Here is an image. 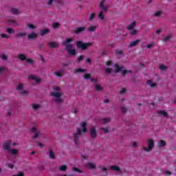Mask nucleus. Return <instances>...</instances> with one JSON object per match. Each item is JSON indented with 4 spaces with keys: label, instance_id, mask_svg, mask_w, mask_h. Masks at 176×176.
<instances>
[{
    "label": "nucleus",
    "instance_id": "obj_1",
    "mask_svg": "<svg viewBox=\"0 0 176 176\" xmlns=\"http://www.w3.org/2000/svg\"><path fill=\"white\" fill-rule=\"evenodd\" d=\"M71 42H74V38H68L66 39L65 41L63 43V46H65L66 50H67L70 56H76V50L73 49L74 45L69 44Z\"/></svg>",
    "mask_w": 176,
    "mask_h": 176
},
{
    "label": "nucleus",
    "instance_id": "obj_2",
    "mask_svg": "<svg viewBox=\"0 0 176 176\" xmlns=\"http://www.w3.org/2000/svg\"><path fill=\"white\" fill-rule=\"evenodd\" d=\"M76 46L81 50H87L89 47L93 46V42L83 43L82 41H76Z\"/></svg>",
    "mask_w": 176,
    "mask_h": 176
},
{
    "label": "nucleus",
    "instance_id": "obj_3",
    "mask_svg": "<svg viewBox=\"0 0 176 176\" xmlns=\"http://www.w3.org/2000/svg\"><path fill=\"white\" fill-rule=\"evenodd\" d=\"M148 142V147L144 148V151L146 152H151L155 148V141H153V139H148L147 140Z\"/></svg>",
    "mask_w": 176,
    "mask_h": 176
},
{
    "label": "nucleus",
    "instance_id": "obj_4",
    "mask_svg": "<svg viewBox=\"0 0 176 176\" xmlns=\"http://www.w3.org/2000/svg\"><path fill=\"white\" fill-rule=\"evenodd\" d=\"M122 67L119 66V65L116 64L115 65L116 72H122L124 76L127 75V74H131V70H122Z\"/></svg>",
    "mask_w": 176,
    "mask_h": 176
},
{
    "label": "nucleus",
    "instance_id": "obj_5",
    "mask_svg": "<svg viewBox=\"0 0 176 176\" xmlns=\"http://www.w3.org/2000/svg\"><path fill=\"white\" fill-rule=\"evenodd\" d=\"M82 135V131L80 130L79 128L77 129V133H74V143L76 145H78L79 144V137Z\"/></svg>",
    "mask_w": 176,
    "mask_h": 176
},
{
    "label": "nucleus",
    "instance_id": "obj_6",
    "mask_svg": "<svg viewBox=\"0 0 176 176\" xmlns=\"http://www.w3.org/2000/svg\"><path fill=\"white\" fill-rule=\"evenodd\" d=\"M16 90L19 91L21 94H23V96H27L28 93L26 91H24V86L23 84H19L16 86Z\"/></svg>",
    "mask_w": 176,
    "mask_h": 176
},
{
    "label": "nucleus",
    "instance_id": "obj_7",
    "mask_svg": "<svg viewBox=\"0 0 176 176\" xmlns=\"http://www.w3.org/2000/svg\"><path fill=\"white\" fill-rule=\"evenodd\" d=\"M31 133H34V135L33 136V140H36L38 137H39V133H38V131L36 129V126H33L32 129L30 130Z\"/></svg>",
    "mask_w": 176,
    "mask_h": 176
},
{
    "label": "nucleus",
    "instance_id": "obj_8",
    "mask_svg": "<svg viewBox=\"0 0 176 176\" xmlns=\"http://www.w3.org/2000/svg\"><path fill=\"white\" fill-rule=\"evenodd\" d=\"M47 45L52 49H56V47H58V46H60V44L57 42H49Z\"/></svg>",
    "mask_w": 176,
    "mask_h": 176
},
{
    "label": "nucleus",
    "instance_id": "obj_9",
    "mask_svg": "<svg viewBox=\"0 0 176 176\" xmlns=\"http://www.w3.org/2000/svg\"><path fill=\"white\" fill-rule=\"evenodd\" d=\"M86 28L85 27H78L76 28V30L74 31V34H80V32H84L85 31Z\"/></svg>",
    "mask_w": 176,
    "mask_h": 176
},
{
    "label": "nucleus",
    "instance_id": "obj_10",
    "mask_svg": "<svg viewBox=\"0 0 176 176\" xmlns=\"http://www.w3.org/2000/svg\"><path fill=\"white\" fill-rule=\"evenodd\" d=\"M104 3H105V0H102L99 8H100V9H102V10H104V12H107V10H108V6H104Z\"/></svg>",
    "mask_w": 176,
    "mask_h": 176
},
{
    "label": "nucleus",
    "instance_id": "obj_11",
    "mask_svg": "<svg viewBox=\"0 0 176 176\" xmlns=\"http://www.w3.org/2000/svg\"><path fill=\"white\" fill-rule=\"evenodd\" d=\"M90 134L92 138H96V137H97V131H96V127H92L91 129Z\"/></svg>",
    "mask_w": 176,
    "mask_h": 176
},
{
    "label": "nucleus",
    "instance_id": "obj_12",
    "mask_svg": "<svg viewBox=\"0 0 176 176\" xmlns=\"http://www.w3.org/2000/svg\"><path fill=\"white\" fill-rule=\"evenodd\" d=\"M3 148L6 151H10V142H6L3 144Z\"/></svg>",
    "mask_w": 176,
    "mask_h": 176
},
{
    "label": "nucleus",
    "instance_id": "obj_13",
    "mask_svg": "<svg viewBox=\"0 0 176 176\" xmlns=\"http://www.w3.org/2000/svg\"><path fill=\"white\" fill-rule=\"evenodd\" d=\"M8 152L9 153H11V155H13V156H17L19 154V150L14 148H10Z\"/></svg>",
    "mask_w": 176,
    "mask_h": 176
},
{
    "label": "nucleus",
    "instance_id": "obj_14",
    "mask_svg": "<svg viewBox=\"0 0 176 176\" xmlns=\"http://www.w3.org/2000/svg\"><path fill=\"white\" fill-rule=\"evenodd\" d=\"M18 58L21 61H25V60H27V56L25 54H19L18 55Z\"/></svg>",
    "mask_w": 176,
    "mask_h": 176
},
{
    "label": "nucleus",
    "instance_id": "obj_15",
    "mask_svg": "<svg viewBox=\"0 0 176 176\" xmlns=\"http://www.w3.org/2000/svg\"><path fill=\"white\" fill-rule=\"evenodd\" d=\"M50 32V30L49 29H43L41 31V36H45V35H47Z\"/></svg>",
    "mask_w": 176,
    "mask_h": 176
},
{
    "label": "nucleus",
    "instance_id": "obj_16",
    "mask_svg": "<svg viewBox=\"0 0 176 176\" xmlns=\"http://www.w3.org/2000/svg\"><path fill=\"white\" fill-rule=\"evenodd\" d=\"M51 96H54V97L56 98H60V97L63 96V94H61V92H51Z\"/></svg>",
    "mask_w": 176,
    "mask_h": 176
},
{
    "label": "nucleus",
    "instance_id": "obj_17",
    "mask_svg": "<svg viewBox=\"0 0 176 176\" xmlns=\"http://www.w3.org/2000/svg\"><path fill=\"white\" fill-rule=\"evenodd\" d=\"M86 72V69H80V68H78V69H74V74H83Z\"/></svg>",
    "mask_w": 176,
    "mask_h": 176
},
{
    "label": "nucleus",
    "instance_id": "obj_18",
    "mask_svg": "<svg viewBox=\"0 0 176 176\" xmlns=\"http://www.w3.org/2000/svg\"><path fill=\"white\" fill-rule=\"evenodd\" d=\"M25 36H27L26 32H19L16 34V38H24Z\"/></svg>",
    "mask_w": 176,
    "mask_h": 176
},
{
    "label": "nucleus",
    "instance_id": "obj_19",
    "mask_svg": "<svg viewBox=\"0 0 176 176\" xmlns=\"http://www.w3.org/2000/svg\"><path fill=\"white\" fill-rule=\"evenodd\" d=\"M139 42H140V41L139 39L133 41L132 43H131L129 44V47H134V46H137V45H138Z\"/></svg>",
    "mask_w": 176,
    "mask_h": 176
},
{
    "label": "nucleus",
    "instance_id": "obj_20",
    "mask_svg": "<svg viewBox=\"0 0 176 176\" xmlns=\"http://www.w3.org/2000/svg\"><path fill=\"white\" fill-rule=\"evenodd\" d=\"M36 36H38V34L33 32V33L28 34V39H35V38H36Z\"/></svg>",
    "mask_w": 176,
    "mask_h": 176
},
{
    "label": "nucleus",
    "instance_id": "obj_21",
    "mask_svg": "<svg viewBox=\"0 0 176 176\" xmlns=\"http://www.w3.org/2000/svg\"><path fill=\"white\" fill-rule=\"evenodd\" d=\"M87 126V123L81 122V127L82 128L83 133H86V131H87V129L86 128Z\"/></svg>",
    "mask_w": 176,
    "mask_h": 176
},
{
    "label": "nucleus",
    "instance_id": "obj_22",
    "mask_svg": "<svg viewBox=\"0 0 176 176\" xmlns=\"http://www.w3.org/2000/svg\"><path fill=\"white\" fill-rule=\"evenodd\" d=\"M136 24H137V22L133 21L131 24H130L128 26L127 30H129V31H131V30H133V28H134L135 27Z\"/></svg>",
    "mask_w": 176,
    "mask_h": 176
},
{
    "label": "nucleus",
    "instance_id": "obj_23",
    "mask_svg": "<svg viewBox=\"0 0 176 176\" xmlns=\"http://www.w3.org/2000/svg\"><path fill=\"white\" fill-rule=\"evenodd\" d=\"M157 113L158 115H162V116H164V118L168 116V113L166 111H159Z\"/></svg>",
    "mask_w": 176,
    "mask_h": 176
},
{
    "label": "nucleus",
    "instance_id": "obj_24",
    "mask_svg": "<svg viewBox=\"0 0 176 176\" xmlns=\"http://www.w3.org/2000/svg\"><path fill=\"white\" fill-rule=\"evenodd\" d=\"M86 167H87L88 168L94 169L96 168V164H94V163L89 162L86 164Z\"/></svg>",
    "mask_w": 176,
    "mask_h": 176
},
{
    "label": "nucleus",
    "instance_id": "obj_25",
    "mask_svg": "<svg viewBox=\"0 0 176 176\" xmlns=\"http://www.w3.org/2000/svg\"><path fill=\"white\" fill-rule=\"evenodd\" d=\"M166 142L164 140H160L158 142V146L159 148H163L164 146H166Z\"/></svg>",
    "mask_w": 176,
    "mask_h": 176
},
{
    "label": "nucleus",
    "instance_id": "obj_26",
    "mask_svg": "<svg viewBox=\"0 0 176 176\" xmlns=\"http://www.w3.org/2000/svg\"><path fill=\"white\" fill-rule=\"evenodd\" d=\"M110 168L113 170V171H120V168L116 165L111 166Z\"/></svg>",
    "mask_w": 176,
    "mask_h": 176
},
{
    "label": "nucleus",
    "instance_id": "obj_27",
    "mask_svg": "<svg viewBox=\"0 0 176 176\" xmlns=\"http://www.w3.org/2000/svg\"><path fill=\"white\" fill-rule=\"evenodd\" d=\"M8 22L10 23L11 24H14L16 27L20 25V24L17 23V21H16V20L14 19H10Z\"/></svg>",
    "mask_w": 176,
    "mask_h": 176
},
{
    "label": "nucleus",
    "instance_id": "obj_28",
    "mask_svg": "<svg viewBox=\"0 0 176 176\" xmlns=\"http://www.w3.org/2000/svg\"><path fill=\"white\" fill-rule=\"evenodd\" d=\"M147 85H148V86H150L151 87H155L156 86V83L152 82L151 80H148L147 81Z\"/></svg>",
    "mask_w": 176,
    "mask_h": 176
},
{
    "label": "nucleus",
    "instance_id": "obj_29",
    "mask_svg": "<svg viewBox=\"0 0 176 176\" xmlns=\"http://www.w3.org/2000/svg\"><path fill=\"white\" fill-rule=\"evenodd\" d=\"M6 32L10 34V35H12V34H14V30L12 28H8L6 29Z\"/></svg>",
    "mask_w": 176,
    "mask_h": 176
},
{
    "label": "nucleus",
    "instance_id": "obj_30",
    "mask_svg": "<svg viewBox=\"0 0 176 176\" xmlns=\"http://www.w3.org/2000/svg\"><path fill=\"white\" fill-rule=\"evenodd\" d=\"M97 30V26H91L88 28L89 32H94Z\"/></svg>",
    "mask_w": 176,
    "mask_h": 176
},
{
    "label": "nucleus",
    "instance_id": "obj_31",
    "mask_svg": "<svg viewBox=\"0 0 176 176\" xmlns=\"http://www.w3.org/2000/svg\"><path fill=\"white\" fill-rule=\"evenodd\" d=\"M29 78L30 79H34L37 83H39L41 80V78H38L35 76H30Z\"/></svg>",
    "mask_w": 176,
    "mask_h": 176
},
{
    "label": "nucleus",
    "instance_id": "obj_32",
    "mask_svg": "<svg viewBox=\"0 0 176 176\" xmlns=\"http://www.w3.org/2000/svg\"><path fill=\"white\" fill-rule=\"evenodd\" d=\"M63 74H64V70H60V71L57 72L55 73L56 76H58L59 78L63 77Z\"/></svg>",
    "mask_w": 176,
    "mask_h": 176
},
{
    "label": "nucleus",
    "instance_id": "obj_33",
    "mask_svg": "<svg viewBox=\"0 0 176 176\" xmlns=\"http://www.w3.org/2000/svg\"><path fill=\"white\" fill-rule=\"evenodd\" d=\"M173 38V36L171 34H168L165 38H163V42H167V41H170Z\"/></svg>",
    "mask_w": 176,
    "mask_h": 176
},
{
    "label": "nucleus",
    "instance_id": "obj_34",
    "mask_svg": "<svg viewBox=\"0 0 176 176\" xmlns=\"http://www.w3.org/2000/svg\"><path fill=\"white\" fill-rule=\"evenodd\" d=\"M52 27L54 30H57V28H58L60 27V23L58 22H54L52 24Z\"/></svg>",
    "mask_w": 176,
    "mask_h": 176
},
{
    "label": "nucleus",
    "instance_id": "obj_35",
    "mask_svg": "<svg viewBox=\"0 0 176 176\" xmlns=\"http://www.w3.org/2000/svg\"><path fill=\"white\" fill-rule=\"evenodd\" d=\"M82 60H85V56L84 55H80L77 58V61L78 63H80V61H82Z\"/></svg>",
    "mask_w": 176,
    "mask_h": 176
},
{
    "label": "nucleus",
    "instance_id": "obj_36",
    "mask_svg": "<svg viewBox=\"0 0 176 176\" xmlns=\"http://www.w3.org/2000/svg\"><path fill=\"white\" fill-rule=\"evenodd\" d=\"M1 38H5V39H9L10 38V36L8 34H1Z\"/></svg>",
    "mask_w": 176,
    "mask_h": 176
},
{
    "label": "nucleus",
    "instance_id": "obj_37",
    "mask_svg": "<svg viewBox=\"0 0 176 176\" xmlns=\"http://www.w3.org/2000/svg\"><path fill=\"white\" fill-rule=\"evenodd\" d=\"M11 12L13 13V14H19V10L16 8H11Z\"/></svg>",
    "mask_w": 176,
    "mask_h": 176
},
{
    "label": "nucleus",
    "instance_id": "obj_38",
    "mask_svg": "<svg viewBox=\"0 0 176 176\" xmlns=\"http://www.w3.org/2000/svg\"><path fill=\"white\" fill-rule=\"evenodd\" d=\"M98 17L100 20H104V19H105V16H104V13L102 12H100L99 13Z\"/></svg>",
    "mask_w": 176,
    "mask_h": 176
},
{
    "label": "nucleus",
    "instance_id": "obj_39",
    "mask_svg": "<svg viewBox=\"0 0 176 176\" xmlns=\"http://www.w3.org/2000/svg\"><path fill=\"white\" fill-rule=\"evenodd\" d=\"M95 87H96V91H100V90H102V88L101 87V86L98 84H96L95 85Z\"/></svg>",
    "mask_w": 176,
    "mask_h": 176
},
{
    "label": "nucleus",
    "instance_id": "obj_40",
    "mask_svg": "<svg viewBox=\"0 0 176 176\" xmlns=\"http://www.w3.org/2000/svg\"><path fill=\"white\" fill-rule=\"evenodd\" d=\"M59 170L60 171H66L67 170V165H63L60 167H59Z\"/></svg>",
    "mask_w": 176,
    "mask_h": 176
},
{
    "label": "nucleus",
    "instance_id": "obj_41",
    "mask_svg": "<svg viewBox=\"0 0 176 176\" xmlns=\"http://www.w3.org/2000/svg\"><path fill=\"white\" fill-rule=\"evenodd\" d=\"M55 102L57 104H61L63 102V99L60 98H57L56 99L54 100Z\"/></svg>",
    "mask_w": 176,
    "mask_h": 176
},
{
    "label": "nucleus",
    "instance_id": "obj_42",
    "mask_svg": "<svg viewBox=\"0 0 176 176\" xmlns=\"http://www.w3.org/2000/svg\"><path fill=\"white\" fill-rule=\"evenodd\" d=\"M160 69H161V71H166V69H167V67L164 65H160Z\"/></svg>",
    "mask_w": 176,
    "mask_h": 176
},
{
    "label": "nucleus",
    "instance_id": "obj_43",
    "mask_svg": "<svg viewBox=\"0 0 176 176\" xmlns=\"http://www.w3.org/2000/svg\"><path fill=\"white\" fill-rule=\"evenodd\" d=\"M153 46H155V42H151L146 45L147 49H151Z\"/></svg>",
    "mask_w": 176,
    "mask_h": 176
},
{
    "label": "nucleus",
    "instance_id": "obj_44",
    "mask_svg": "<svg viewBox=\"0 0 176 176\" xmlns=\"http://www.w3.org/2000/svg\"><path fill=\"white\" fill-rule=\"evenodd\" d=\"M94 17H96V14L91 13V14L89 15V20H90L91 21H92V20H94Z\"/></svg>",
    "mask_w": 176,
    "mask_h": 176
},
{
    "label": "nucleus",
    "instance_id": "obj_45",
    "mask_svg": "<svg viewBox=\"0 0 176 176\" xmlns=\"http://www.w3.org/2000/svg\"><path fill=\"white\" fill-rule=\"evenodd\" d=\"M32 108H33V109H39V108H41V105L34 104L32 105Z\"/></svg>",
    "mask_w": 176,
    "mask_h": 176
},
{
    "label": "nucleus",
    "instance_id": "obj_46",
    "mask_svg": "<svg viewBox=\"0 0 176 176\" xmlns=\"http://www.w3.org/2000/svg\"><path fill=\"white\" fill-rule=\"evenodd\" d=\"M28 28L30 30H35V25H34L32 23H29L28 25Z\"/></svg>",
    "mask_w": 176,
    "mask_h": 176
},
{
    "label": "nucleus",
    "instance_id": "obj_47",
    "mask_svg": "<svg viewBox=\"0 0 176 176\" xmlns=\"http://www.w3.org/2000/svg\"><path fill=\"white\" fill-rule=\"evenodd\" d=\"M155 17H159L160 16H162V11H157L155 13Z\"/></svg>",
    "mask_w": 176,
    "mask_h": 176
},
{
    "label": "nucleus",
    "instance_id": "obj_48",
    "mask_svg": "<svg viewBox=\"0 0 176 176\" xmlns=\"http://www.w3.org/2000/svg\"><path fill=\"white\" fill-rule=\"evenodd\" d=\"M50 159H54V153L52 151H50Z\"/></svg>",
    "mask_w": 176,
    "mask_h": 176
},
{
    "label": "nucleus",
    "instance_id": "obj_49",
    "mask_svg": "<svg viewBox=\"0 0 176 176\" xmlns=\"http://www.w3.org/2000/svg\"><path fill=\"white\" fill-rule=\"evenodd\" d=\"M90 76H91V74H85L84 75V79H89Z\"/></svg>",
    "mask_w": 176,
    "mask_h": 176
},
{
    "label": "nucleus",
    "instance_id": "obj_50",
    "mask_svg": "<svg viewBox=\"0 0 176 176\" xmlns=\"http://www.w3.org/2000/svg\"><path fill=\"white\" fill-rule=\"evenodd\" d=\"M121 112L126 113L127 112V109H126L124 107H121Z\"/></svg>",
    "mask_w": 176,
    "mask_h": 176
},
{
    "label": "nucleus",
    "instance_id": "obj_51",
    "mask_svg": "<svg viewBox=\"0 0 176 176\" xmlns=\"http://www.w3.org/2000/svg\"><path fill=\"white\" fill-rule=\"evenodd\" d=\"M111 119L110 118H103L102 122L103 123H108V122H110Z\"/></svg>",
    "mask_w": 176,
    "mask_h": 176
},
{
    "label": "nucleus",
    "instance_id": "obj_52",
    "mask_svg": "<svg viewBox=\"0 0 176 176\" xmlns=\"http://www.w3.org/2000/svg\"><path fill=\"white\" fill-rule=\"evenodd\" d=\"M26 61L27 63H29V64H31L32 65V64H34V60L32 59L27 58Z\"/></svg>",
    "mask_w": 176,
    "mask_h": 176
},
{
    "label": "nucleus",
    "instance_id": "obj_53",
    "mask_svg": "<svg viewBox=\"0 0 176 176\" xmlns=\"http://www.w3.org/2000/svg\"><path fill=\"white\" fill-rule=\"evenodd\" d=\"M73 171H76V173H82V171L76 167L73 168Z\"/></svg>",
    "mask_w": 176,
    "mask_h": 176
},
{
    "label": "nucleus",
    "instance_id": "obj_54",
    "mask_svg": "<svg viewBox=\"0 0 176 176\" xmlns=\"http://www.w3.org/2000/svg\"><path fill=\"white\" fill-rule=\"evenodd\" d=\"M1 58L3 60V61H5L6 60H8V56H6L5 54H3L1 55Z\"/></svg>",
    "mask_w": 176,
    "mask_h": 176
},
{
    "label": "nucleus",
    "instance_id": "obj_55",
    "mask_svg": "<svg viewBox=\"0 0 176 176\" xmlns=\"http://www.w3.org/2000/svg\"><path fill=\"white\" fill-rule=\"evenodd\" d=\"M106 72L107 74H111V72H112V69L108 67L107 69H106Z\"/></svg>",
    "mask_w": 176,
    "mask_h": 176
},
{
    "label": "nucleus",
    "instance_id": "obj_56",
    "mask_svg": "<svg viewBox=\"0 0 176 176\" xmlns=\"http://www.w3.org/2000/svg\"><path fill=\"white\" fill-rule=\"evenodd\" d=\"M54 0H48V3H47V5L49 6H52L53 2H54Z\"/></svg>",
    "mask_w": 176,
    "mask_h": 176
},
{
    "label": "nucleus",
    "instance_id": "obj_57",
    "mask_svg": "<svg viewBox=\"0 0 176 176\" xmlns=\"http://www.w3.org/2000/svg\"><path fill=\"white\" fill-rule=\"evenodd\" d=\"M126 93V89L125 88H122V90L120 91V94H124Z\"/></svg>",
    "mask_w": 176,
    "mask_h": 176
},
{
    "label": "nucleus",
    "instance_id": "obj_58",
    "mask_svg": "<svg viewBox=\"0 0 176 176\" xmlns=\"http://www.w3.org/2000/svg\"><path fill=\"white\" fill-rule=\"evenodd\" d=\"M8 167H9L11 169H13L14 168V165L12 164H8Z\"/></svg>",
    "mask_w": 176,
    "mask_h": 176
},
{
    "label": "nucleus",
    "instance_id": "obj_59",
    "mask_svg": "<svg viewBox=\"0 0 176 176\" xmlns=\"http://www.w3.org/2000/svg\"><path fill=\"white\" fill-rule=\"evenodd\" d=\"M131 35H135L137 34V30H134L130 32Z\"/></svg>",
    "mask_w": 176,
    "mask_h": 176
},
{
    "label": "nucleus",
    "instance_id": "obj_60",
    "mask_svg": "<svg viewBox=\"0 0 176 176\" xmlns=\"http://www.w3.org/2000/svg\"><path fill=\"white\" fill-rule=\"evenodd\" d=\"M164 174H165L166 175H171V171L166 170V171L164 172Z\"/></svg>",
    "mask_w": 176,
    "mask_h": 176
},
{
    "label": "nucleus",
    "instance_id": "obj_61",
    "mask_svg": "<svg viewBox=\"0 0 176 176\" xmlns=\"http://www.w3.org/2000/svg\"><path fill=\"white\" fill-rule=\"evenodd\" d=\"M102 130L104 131V134H107L108 133V129L107 128H102Z\"/></svg>",
    "mask_w": 176,
    "mask_h": 176
},
{
    "label": "nucleus",
    "instance_id": "obj_62",
    "mask_svg": "<svg viewBox=\"0 0 176 176\" xmlns=\"http://www.w3.org/2000/svg\"><path fill=\"white\" fill-rule=\"evenodd\" d=\"M116 53L117 54H123V51H122V50H117V51L116 52Z\"/></svg>",
    "mask_w": 176,
    "mask_h": 176
},
{
    "label": "nucleus",
    "instance_id": "obj_63",
    "mask_svg": "<svg viewBox=\"0 0 176 176\" xmlns=\"http://www.w3.org/2000/svg\"><path fill=\"white\" fill-rule=\"evenodd\" d=\"M42 47H43V43H39L38 44V49L41 50H42Z\"/></svg>",
    "mask_w": 176,
    "mask_h": 176
},
{
    "label": "nucleus",
    "instance_id": "obj_64",
    "mask_svg": "<svg viewBox=\"0 0 176 176\" xmlns=\"http://www.w3.org/2000/svg\"><path fill=\"white\" fill-rule=\"evenodd\" d=\"M107 65H108L109 67L110 65H112V60H109V61H107Z\"/></svg>",
    "mask_w": 176,
    "mask_h": 176
}]
</instances>
